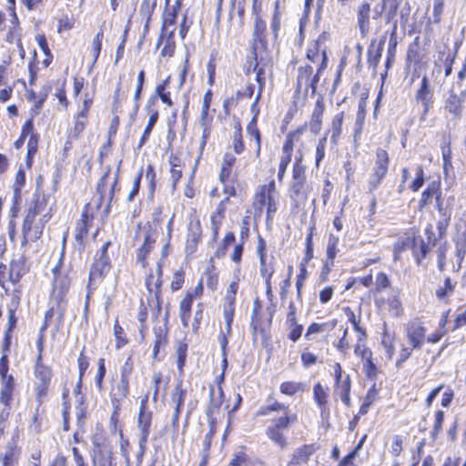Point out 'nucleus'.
Segmentation results:
<instances>
[{
    "instance_id": "1",
    "label": "nucleus",
    "mask_w": 466,
    "mask_h": 466,
    "mask_svg": "<svg viewBox=\"0 0 466 466\" xmlns=\"http://www.w3.org/2000/svg\"><path fill=\"white\" fill-rule=\"evenodd\" d=\"M45 207V201L37 198L28 209L22 227L23 245L28 241H35L42 236L45 224L48 221L50 216L45 214L38 219H36V216L43 213Z\"/></svg>"
},
{
    "instance_id": "2",
    "label": "nucleus",
    "mask_w": 466,
    "mask_h": 466,
    "mask_svg": "<svg viewBox=\"0 0 466 466\" xmlns=\"http://www.w3.org/2000/svg\"><path fill=\"white\" fill-rule=\"evenodd\" d=\"M298 421V416L293 412H286L278 418L270 420L266 430V435L281 449L287 447V438L284 434L293 424Z\"/></svg>"
},
{
    "instance_id": "3",
    "label": "nucleus",
    "mask_w": 466,
    "mask_h": 466,
    "mask_svg": "<svg viewBox=\"0 0 466 466\" xmlns=\"http://www.w3.org/2000/svg\"><path fill=\"white\" fill-rule=\"evenodd\" d=\"M309 190V185L306 181L305 167L297 161L293 167L289 196L294 201L298 203L303 202L307 199Z\"/></svg>"
},
{
    "instance_id": "4",
    "label": "nucleus",
    "mask_w": 466,
    "mask_h": 466,
    "mask_svg": "<svg viewBox=\"0 0 466 466\" xmlns=\"http://www.w3.org/2000/svg\"><path fill=\"white\" fill-rule=\"evenodd\" d=\"M147 396H146L140 403L139 412L137 417V430H138V457H142L147 450V442L149 435V430L152 421V412L147 410Z\"/></svg>"
},
{
    "instance_id": "5",
    "label": "nucleus",
    "mask_w": 466,
    "mask_h": 466,
    "mask_svg": "<svg viewBox=\"0 0 466 466\" xmlns=\"http://www.w3.org/2000/svg\"><path fill=\"white\" fill-rule=\"evenodd\" d=\"M390 158L386 150L379 148L376 151V161L370 176L368 185L369 191H374L386 177L389 168Z\"/></svg>"
},
{
    "instance_id": "6",
    "label": "nucleus",
    "mask_w": 466,
    "mask_h": 466,
    "mask_svg": "<svg viewBox=\"0 0 466 466\" xmlns=\"http://www.w3.org/2000/svg\"><path fill=\"white\" fill-rule=\"evenodd\" d=\"M329 38V35L323 32L319 37L309 46L307 51V57L313 63H319V72H321L327 67L328 57L326 53L325 43Z\"/></svg>"
},
{
    "instance_id": "7",
    "label": "nucleus",
    "mask_w": 466,
    "mask_h": 466,
    "mask_svg": "<svg viewBox=\"0 0 466 466\" xmlns=\"http://www.w3.org/2000/svg\"><path fill=\"white\" fill-rule=\"evenodd\" d=\"M415 100L417 103H420L422 106L420 119L424 120L434 103L433 89L431 87L429 80L426 76L422 77L420 86L419 89L416 91Z\"/></svg>"
},
{
    "instance_id": "8",
    "label": "nucleus",
    "mask_w": 466,
    "mask_h": 466,
    "mask_svg": "<svg viewBox=\"0 0 466 466\" xmlns=\"http://www.w3.org/2000/svg\"><path fill=\"white\" fill-rule=\"evenodd\" d=\"M110 242L107 241L104 243L102 248L100 250L99 258L95 259V262L90 269L89 273V280L96 279V277L102 278L105 274H106L110 268V260L107 256V248L110 246Z\"/></svg>"
},
{
    "instance_id": "9",
    "label": "nucleus",
    "mask_w": 466,
    "mask_h": 466,
    "mask_svg": "<svg viewBox=\"0 0 466 466\" xmlns=\"http://www.w3.org/2000/svg\"><path fill=\"white\" fill-rule=\"evenodd\" d=\"M426 329L418 320L410 321L406 327V336L414 349H420L424 343Z\"/></svg>"
},
{
    "instance_id": "10",
    "label": "nucleus",
    "mask_w": 466,
    "mask_h": 466,
    "mask_svg": "<svg viewBox=\"0 0 466 466\" xmlns=\"http://www.w3.org/2000/svg\"><path fill=\"white\" fill-rule=\"evenodd\" d=\"M275 198H277L276 186L274 180H271L268 184L261 186L257 192L254 202L255 208H258L261 213L263 207Z\"/></svg>"
},
{
    "instance_id": "11",
    "label": "nucleus",
    "mask_w": 466,
    "mask_h": 466,
    "mask_svg": "<svg viewBox=\"0 0 466 466\" xmlns=\"http://www.w3.org/2000/svg\"><path fill=\"white\" fill-rule=\"evenodd\" d=\"M463 105L464 97L452 92L444 102V112L450 114L452 119L459 120L463 115Z\"/></svg>"
},
{
    "instance_id": "12",
    "label": "nucleus",
    "mask_w": 466,
    "mask_h": 466,
    "mask_svg": "<svg viewBox=\"0 0 466 466\" xmlns=\"http://www.w3.org/2000/svg\"><path fill=\"white\" fill-rule=\"evenodd\" d=\"M209 397L210 403L207 410V415L208 417L209 424L213 425L216 423L215 415L218 412L223 402L224 392L222 388L220 386H218L217 389L210 387Z\"/></svg>"
},
{
    "instance_id": "13",
    "label": "nucleus",
    "mask_w": 466,
    "mask_h": 466,
    "mask_svg": "<svg viewBox=\"0 0 466 466\" xmlns=\"http://www.w3.org/2000/svg\"><path fill=\"white\" fill-rule=\"evenodd\" d=\"M157 234L151 229H145L143 232V245L138 248L137 260L143 268L147 266L146 256L151 251L156 243Z\"/></svg>"
},
{
    "instance_id": "14",
    "label": "nucleus",
    "mask_w": 466,
    "mask_h": 466,
    "mask_svg": "<svg viewBox=\"0 0 466 466\" xmlns=\"http://www.w3.org/2000/svg\"><path fill=\"white\" fill-rule=\"evenodd\" d=\"M129 393V380L120 379L116 384L112 386L110 396L113 406L116 409L119 408L122 400L127 397Z\"/></svg>"
},
{
    "instance_id": "15",
    "label": "nucleus",
    "mask_w": 466,
    "mask_h": 466,
    "mask_svg": "<svg viewBox=\"0 0 466 466\" xmlns=\"http://www.w3.org/2000/svg\"><path fill=\"white\" fill-rule=\"evenodd\" d=\"M312 72L313 68L309 65L301 66L299 67L296 88L297 92H300L304 87L305 94H308L309 79Z\"/></svg>"
},
{
    "instance_id": "16",
    "label": "nucleus",
    "mask_w": 466,
    "mask_h": 466,
    "mask_svg": "<svg viewBox=\"0 0 466 466\" xmlns=\"http://www.w3.org/2000/svg\"><path fill=\"white\" fill-rule=\"evenodd\" d=\"M370 5L362 3L358 9V24L362 35H366L370 29Z\"/></svg>"
},
{
    "instance_id": "17",
    "label": "nucleus",
    "mask_w": 466,
    "mask_h": 466,
    "mask_svg": "<svg viewBox=\"0 0 466 466\" xmlns=\"http://www.w3.org/2000/svg\"><path fill=\"white\" fill-rule=\"evenodd\" d=\"M1 383L0 402L5 406H9L15 388L13 376L2 378Z\"/></svg>"
},
{
    "instance_id": "18",
    "label": "nucleus",
    "mask_w": 466,
    "mask_h": 466,
    "mask_svg": "<svg viewBox=\"0 0 466 466\" xmlns=\"http://www.w3.org/2000/svg\"><path fill=\"white\" fill-rule=\"evenodd\" d=\"M313 398L321 410V416L324 417L329 398L328 389H325L320 383H316L313 387Z\"/></svg>"
},
{
    "instance_id": "19",
    "label": "nucleus",
    "mask_w": 466,
    "mask_h": 466,
    "mask_svg": "<svg viewBox=\"0 0 466 466\" xmlns=\"http://www.w3.org/2000/svg\"><path fill=\"white\" fill-rule=\"evenodd\" d=\"M381 310H387L392 316H400L402 312L401 302L398 296L392 295L387 299H381L380 304Z\"/></svg>"
},
{
    "instance_id": "20",
    "label": "nucleus",
    "mask_w": 466,
    "mask_h": 466,
    "mask_svg": "<svg viewBox=\"0 0 466 466\" xmlns=\"http://www.w3.org/2000/svg\"><path fill=\"white\" fill-rule=\"evenodd\" d=\"M146 285L149 292H159L162 285V265L157 262L156 273H150L146 279Z\"/></svg>"
},
{
    "instance_id": "21",
    "label": "nucleus",
    "mask_w": 466,
    "mask_h": 466,
    "mask_svg": "<svg viewBox=\"0 0 466 466\" xmlns=\"http://www.w3.org/2000/svg\"><path fill=\"white\" fill-rule=\"evenodd\" d=\"M350 375H346L343 380H340L339 381H336L335 385V393L338 394L341 400L349 406L350 404Z\"/></svg>"
},
{
    "instance_id": "22",
    "label": "nucleus",
    "mask_w": 466,
    "mask_h": 466,
    "mask_svg": "<svg viewBox=\"0 0 466 466\" xmlns=\"http://www.w3.org/2000/svg\"><path fill=\"white\" fill-rule=\"evenodd\" d=\"M325 110L324 103L321 99H318L311 116L310 128L317 133L320 130L322 125V117Z\"/></svg>"
},
{
    "instance_id": "23",
    "label": "nucleus",
    "mask_w": 466,
    "mask_h": 466,
    "mask_svg": "<svg viewBox=\"0 0 466 466\" xmlns=\"http://www.w3.org/2000/svg\"><path fill=\"white\" fill-rule=\"evenodd\" d=\"M43 357L41 355H37L35 367V375L40 382L43 383H50L52 371L51 369L42 362Z\"/></svg>"
},
{
    "instance_id": "24",
    "label": "nucleus",
    "mask_w": 466,
    "mask_h": 466,
    "mask_svg": "<svg viewBox=\"0 0 466 466\" xmlns=\"http://www.w3.org/2000/svg\"><path fill=\"white\" fill-rule=\"evenodd\" d=\"M236 162V157L231 153H226L223 158L219 179L222 183L229 180L232 174V167Z\"/></svg>"
},
{
    "instance_id": "25",
    "label": "nucleus",
    "mask_w": 466,
    "mask_h": 466,
    "mask_svg": "<svg viewBox=\"0 0 466 466\" xmlns=\"http://www.w3.org/2000/svg\"><path fill=\"white\" fill-rule=\"evenodd\" d=\"M193 302V295L187 294L179 305V316L184 327H187L190 318L191 307Z\"/></svg>"
},
{
    "instance_id": "26",
    "label": "nucleus",
    "mask_w": 466,
    "mask_h": 466,
    "mask_svg": "<svg viewBox=\"0 0 466 466\" xmlns=\"http://www.w3.org/2000/svg\"><path fill=\"white\" fill-rule=\"evenodd\" d=\"M285 324L288 329V338L293 342L298 341L303 332V325L298 322V319H286Z\"/></svg>"
},
{
    "instance_id": "27",
    "label": "nucleus",
    "mask_w": 466,
    "mask_h": 466,
    "mask_svg": "<svg viewBox=\"0 0 466 466\" xmlns=\"http://www.w3.org/2000/svg\"><path fill=\"white\" fill-rule=\"evenodd\" d=\"M54 273V280H53V287L55 294L56 290L59 291L60 294H64L69 288L70 280L67 278V276H62L58 270V267H56L53 269Z\"/></svg>"
},
{
    "instance_id": "28",
    "label": "nucleus",
    "mask_w": 466,
    "mask_h": 466,
    "mask_svg": "<svg viewBox=\"0 0 466 466\" xmlns=\"http://www.w3.org/2000/svg\"><path fill=\"white\" fill-rule=\"evenodd\" d=\"M238 289V280L232 281L226 291L224 311H235V297Z\"/></svg>"
},
{
    "instance_id": "29",
    "label": "nucleus",
    "mask_w": 466,
    "mask_h": 466,
    "mask_svg": "<svg viewBox=\"0 0 466 466\" xmlns=\"http://www.w3.org/2000/svg\"><path fill=\"white\" fill-rule=\"evenodd\" d=\"M306 390V385L299 381H285L279 386V390L282 394L287 396H293L299 392H303Z\"/></svg>"
},
{
    "instance_id": "30",
    "label": "nucleus",
    "mask_w": 466,
    "mask_h": 466,
    "mask_svg": "<svg viewBox=\"0 0 466 466\" xmlns=\"http://www.w3.org/2000/svg\"><path fill=\"white\" fill-rule=\"evenodd\" d=\"M92 220L93 215L88 214V207H86L84 212L82 213L81 223H79L76 227V238L77 239H81L84 236H86L88 233Z\"/></svg>"
},
{
    "instance_id": "31",
    "label": "nucleus",
    "mask_w": 466,
    "mask_h": 466,
    "mask_svg": "<svg viewBox=\"0 0 466 466\" xmlns=\"http://www.w3.org/2000/svg\"><path fill=\"white\" fill-rule=\"evenodd\" d=\"M247 133L250 139L256 142V156L258 157L260 153V133L257 127V115H255L247 127Z\"/></svg>"
},
{
    "instance_id": "32",
    "label": "nucleus",
    "mask_w": 466,
    "mask_h": 466,
    "mask_svg": "<svg viewBox=\"0 0 466 466\" xmlns=\"http://www.w3.org/2000/svg\"><path fill=\"white\" fill-rule=\"evenodd\" d=\"M343 310L349 321L353 325L355 331L359 333V341L360 342L366 337V331L360 326V318L357 317L350 307L344 308Z\"/></svg>"
},
{
    "instance_id": "33",
    "label": "nucleus",
    "mask_w": 466,
    "mask_h": 466,
    "mask_svg": "<svg viewBox=\"0 0 466 466\" xmlns=\"http://www.w3.org/2000/svg\"><path fill=\"white\" fill-rule=\"evenodd\" d=\"M282 412V414H286V412H291L288 405L284 403H280L279 401H274L273 403L263 406L258 410V415L268 416L271 412Z\"/></svg>"
},
{
    "instance_id": "34",
    "label": "nucleus",
    "mask_w": 466,
    "mask_h": 466,
    "mask_svg": "<svg viewBox=\"0 0 466 466\" xmlns=\"http://www.w3.org/2000/svg\"><path fill=\"white\" fill-rule=\"evenodd\" d=\"M344 119V113L339 112L336 114L331 121V142L336 144L342 131V123Z\"/></svg>"
},
{
    "instance_id": "35",
    "label": "nucleus",
    "mask_w": 466,
    "mask_h": 466,
    "mask_svg": "<svg viewBox=\"0 0 466 466\" xmlns=\"http://www.w3.org/2000/svg\"><path fill=\"white\" fill-rule=\"evenodd\" d=\"M339 243L338 237H335L332 234H329L327 245V259L325 262V267L328 268L329 264L333 265L334 258L337 254V245Z\"/></svg>"
},
{
    "instance_id": "36",
    "label": "nucleus",
    "mask_w": 466,
    "mask_h": 466,
    "mask_svg": "<svg viewBox=\"0 0 466 466\" xmlns=\"http://www.w3.org/2000/svg\"><path fill=\"white\" fill-rule=\"evenodd\" d=\"M186 397V390L182 388V382L179 381L174 390L171 393V400L175 404L174 408H177L179 410H182L184 406Z\"/></svg>"
},
{
    "instance_id": "37",
    "label": "nucleus",
    "mask_w": 466,
    "mask_h": 466,
    "mask_svg": "<svg viewBox=\"0 0 466 466\" xmlns=\"http://www.w3.org/2000/svg\"><path fill=\"white\" fill-rule=\"evenodd\" d=\"M273 260L274 258L272 257L269 260L267 257H262L259 258L260 262V268L259 272L261 277L264 279H271L273 273H274V267H273Z\"/></svg>"
},
{
    "instance_id": "38",
    "label": "nucleus",
    "mask_w": 466,
    "mask_h": 466,
    "mask_svg": "<svg viewBox=\"0 0 466 466\" xmlns=\"http://www.w3.org/2000/svg\"><path fill=\"white\" fill-rule=\"evenodd\" d=\"M313 453V448L311 446H303L296 451L293 455V464H301L307 462L309 456Z\"/></svg>"
},
{
    "instance_id": "39",
    "label": "nucleus",
    "mask_w": 466,
    "mask_h": 466,
    "mask_svg": "<svg viewBox=\"0 0 466 466\" xmlns=\"http://www.w3.org/2000/svg\"><path fill=\"white\" fill-rule=\"evenodd\" d=\"M157 118H158L157 111H155L153 114H151V116L148 119L147 125V127L144 130V133L142 135V137L140 139V142L138 144V147H142V146L147 141V139L150 136V133L153 129V127L155 126L156 122L157 121Z\"/></svg>"
},
{
    "instance_id": "40",
    "label": "nucleus",
    "mask_w": 466,
    "mask_h": 466,
    "mask_svg": "<svg viewBox=\"0 0 466 466\" xmlns=\"http://www.w3.org/2000/svg\"><path fill=\"white\" fill-rule=\"evenodd\" d=\"M232 147L237 154H240L244 150V143L242 139V133H241V127L239 124H238L235 127V131L233 134V142Z\"/></svg>"
},
{
    "instance_id": "41",
    "label": "nucleus",
    "mask_w": 466,
    "mask_h": 466,
    "mask_svg": "<svg viewBox=\"0 0 466 466\" xmlns=\"http://www.w3.org/2000/svg\"><path fill=\"white\" fill-rule=\"evenodd\" d=\"M210 122L211 117L208 116V112H201L199 124L202 127V145H205L206 140L210 134Z\"/></svg>"
},
{
    "instance_id": "42",
    "label": "nucleus",
    "mask_w": 466,
    "mask_h": 466,
    "mask_svg": "<svg viewBox=\"0 0 466 466\" xmlns=\"http://www.w3.org/2000/svg\"><path fill=\"white\" fill-rule=\"evenodd\" d=\"M437 186L435 184H432L422 192L420 200V208H423L431 203L432 197L434 194L437 193Z\"/></svg>"
},
{
    "instance_id": "43",
    "label": "nucleus",
    "mask_w": 466,
    "mask_h": 466,
    "mask_svg": "<svg viewBox=\"0 0 466 466\" xmlns=\"http://www.w3.org/2000/svg\"><path fill=\"white\" fill-rule=\"evenodd\" d=\"M444 420V412L442 410H437L434 414V422L431 431V437L436 439L442 430V423Z\"/></svg>"
},
{
    "instance_id": "44",
    "label": "nucleus",
    "mask_w": 466,
    "mask_h": 466,
    "mask_svg": "<svg viewBox=\"0 0 466 466\" xmlns=\"http://www.w3.org/2000/svg\"><path fill=\"white\" fill-rule=\"evenodd\" d=\"M102 38H103L102 31H99L93 38L92 45H91L92 46L91 52L93 55V65L96 64V62L98 59V56H99V54L101 51V47H102Z\"/></svg>"
},
{
    "instance_id": "45",
    "label": "nucleus",
    "mask_w": 466,
    "mask_h": 466,
    "mask_svg": "<svg viewBox=\"0 0 466 466\" xmlns=\"http://www.w3.org/2000/svg\"><path fill=\"white\" fill-rule=\"evenodd\" d=\"M327 145V133L323 136V137L319 138L316 147V167H319L320 162L323 160L325 157Z\"/></svg>"
},
{
    "instance_id": "46",
    "label": "nucleus",
    "mask_w": 466,
    "mask_h": 466,
    "mask_svg": "<svg viewBox=\"0 0 466 466\" xmlns=\"http://www.w3.org/2000/svg\"><path fill=\"white\" fill-rule=\"evenodd\" d=\"M266 23L258 16L256 17L253 35L256 40L263 42L265 38Z\"/></svg>"
},
{
    "instance_id": "47",
    "label": "nucleus",
    "mask_w": 466,
    "mask_h": 466,
    "mask_svg": "<svg viewBox=\"0 0 466 466\" xmlns=\"http://www.w3.org/2000/svg\"><path fill=\"white\" fill-rule=\"evenodd\" d=\"M454 290V285L451 283V280L450 278H446L444 279V286L439 288L436 290V296L440 299H444L445 298L449 297Z\"/></svg>"
},
{
    "instance_id": "48",
    "label": "nucleus",
    "mask_w": 466,
    "mask_h": 466,
    "mask_svg": "<svg viewBox=\"0 0 466 466\" xmlns=\"http://www.w3.org/2000/svg\"><path fill=\"white\" fill-rule=\"evenodd\" d=\"M415 350L411 345L406 346L401 344L399 352V359L396 361L397 368L401 367L402 363L406 361L411 355L412 350Z\"/></svg>"
},
{
    "instance_id": "49",
    "label": "nucleus",
    "mask_w": 466,
    "mask_h": 466,
    "mask_svg": "<svg viewBox=\"0 0 466 466\" xmlns=\"http://www.w3.org/2000/svg\"><path fill=\"white\" fill-rule=\"evenodd\" d=\"M214 433H215V431H214V424H213V425H210V431H209V432H208L205 435V438H204L203 461L200 464V466L204 465L207 462V458L208 457V452L210 448L212 437H213Z\"/></svg>"
},
{
    "instance_id": "50",
    "label": "nucleus",
    "mask_w": 466,
    "mask_h": 466,
    "mask_svg": "<svg viewBox=\"0 0 466 466\" xmlns=\"http://www.w3.org/2000/svg\"><path fill=\"white\" fill-rule=\"evenodd\" d=\"M187 346L185 343H179L177 348V368L179 371L183 370V367L186 362L187 358Z\"/></svg>"
},
{
    "instance_id": "51",
    "label": "nucleus",
    "mask_w": 466,
    "mask_h": 466,
    "mask_svg": "<svg viewBox=\"0 0 466 466\" xmlns=\"http://www.w3.org/2000/svg\"><path fill=\"white\" fill-rule=\"evenodd\" d=\"M302 131H299L298 130L296 133L294 134H289L287 137V140L283 146V148H282V152H283V155L282 157H288L289 156V158H291V156H292V151H293V147H294V144H293V137H296V136H299Z\"/></svg>"
},
{
    "instance_id": "52",
    "label": "nucleus",
    "mask_w": 466,
    "mask_h": 466,
    "mask_svg": "<svg viewBox=\"0 0 466 466\" xmlns=\"http://www.w3.org/2000/svg\"><path fill=\"white\" fill-rule=\"evenodd\" d=\"M381 344L386 350L389 359H392L394 355L393 339L390 335L384 333L381 340Z\"/></svg>"
},
{
    "instance_id": "53",
    "label": "nucleus",
    "mask_w": 466,
    "mask_h": 466,
    "mask_svg": "<svg viewBox=\"0 0 466 466\" xmlns=\"http://www.w3.org/2000/svg\"><path fill=\"white\" fill-rule=\"evenodd\" d=\"M143 175V170L141 169L133 181L132 188L127 196V201L131 202L134 200L135 197L137 195L140 187V180Z\"/></svg>"
},
{
    "instance_id": "54",
    "label": "nucleus",
    "mask_w": 466,
    "mask_h": 466,
    "mask_svg": "<svg viewBox=\"0 0 466 466\" xmlns=\"http://www.w3.org/2000/svg\"><path fill=\"white\" fill-rule=\"evenodd\" d=\"M106 375L105 360L103 358L98 360V370L96 377V383L99 390L102 389L103 380Z\"/></svg>"
},
{
    "instance_id": "55",
    "label": "nucleus",
    "mask_w": 466,
    "mask_h": 466,
    "mask_svg": "<svg viewBox=\"0 0 466 466\" xmlns=\"http://www.w3.org/2000/svg\"><path fill=\"white\" fill-rule=\"evenodd\" d=\"M123 331L124 330H123L122 327L119 325L118 321L116 320V322L114 324V334H115V337L116 339V346L117 349L122 348L127 343V340L122 338Z\"/></svg>"
},
{
    "instance_id": "56",
    "label": "nucleus",
    "mask_w": 466,
    "mask_h": 466,
    "mask_svg": "<svg viewBox=\"0 0 466 466\" xmlns=\"http://www.w3.org/2000/svg\"><path fill=\"white\" fill-rule=\"evenodd\" d=\"M38 136L32 134L27 142V157L30 159L37 151Z\"/></svg>"
},
{
    "instance_id": "57",
    "label": "nucleus",
    "mask_w": 466,
    "mask_h": 466,
    "mask_svg": "<svg viewBox=\"0 0 466 466\" xmlns=\"http://www.w3.org/2000/svg\"><path fill=\"white\" fill-rule=\"evenodd\" d=\"M443 6H444V0H434L433 9H432L434 23H437V24L440 23L441 16L443 12Z\"/></svg>"
},
{
    "instance_id": "58",
    "label": "nucleus",
    "mask_w": 466,
    "mask_h": 466,
    "mask_svg": "<svg viewBox=\"0 0 466 466\" xmlns=\"http://www.w3.org/2000/svg\"><path fill=\"white\" fill-rule=\"evenodd\" d=\"M423 175H424V173H423L422 167H420V166L418 167L417 177L412 181L411 186H410V187L413 191H418L423 186V183H424Z\"/></svg>"
},
{
    "instance_id": "59",
    "label": "nucleus",
    "mask_w": 466,
    "mask_h": 466,
    "mask_svg": "<svg viewBox=\"0 0 466 466\" xmlns=\"http://www.w3.org/2000/svg\"><path fill=\"white\" fill-rule=\"evenodd\" d=\"M16 462V455L15 451L14 449H10L5 451L1 466H14Z\"/></svg>"
},
{
    "instance_id": "60",
    "label": "nucleus",
    "mask_w": 466,
    "mask_h": 466,
    "mask_svg": "<svg viewBox=\"0 0 466 466\" xmlns=\"http://www.w3.org/2000/svg\"><path fill=\"white\" fill-rule=\"evenodd\" d=\"M325 328L326 324L312 323L309 326L305 334V338L310 339L312 335L323 332Z\"/></svg>"
},
{
    "instance_id": "61",
    "label": "nucleus",
    "mask_w": 466,
    "mask_h": 466,
    "mask_svg": "<svg viewBox=\"0 0 466 466\" xmlns=\"http://www.w3.org/2000/svg\"><path fill=\"white\" fill-rule=\"evenodd\" d=\"M173 31L170 32L169 37L167 39L166 45L161 51L163 56H172L175 51V43L172 39Z\"/></svg>"
},
{
    "instance_id": "62",
    "label": "nucleus",
    "mask_w": 466,
    "mask_h": 466,
    "mask_svg": "<svg viewBox=\"0 0 466 466\" xmlns=\"http://www.w3.org/2000/svg\"><path fill=\"white\" fill-rule=\"evenodd\" d=\"M375 284L377 289H382L388 288L390 285V281L385 273L380 272L376 276Z\"/></svg>"
},
{
    "instance_id": "63",
    "label": "nucleus",
    "mask_w": 466,
    "mask_h": 466,
    "mask_svg": "<svg viewBox=\"0 0 466 466\" xmlns=\"http://www.w3.org/2000/svg\"><path fill=\"white\" fill-rule=\"evenodd\" d=\"M48 385H49V383L40 382V383H37L35 386V398H36V400L39 402V404L42 403L43 399L46 395Z\"/></svg>"
},
{
    "instance_id": "64",
    "label": "nucleus",
    "mask_w": 466,
    "mask_h": 466,
    "mask_svg": "<svg viewBox=\"0 0 466 466\" xmlns=\"http://www.w3.org/2000/svg\"><path fill=\"white\" fill-rule=\"evenodd\" d=\"M184 283V274L182 271H176L171 281V289L173 290L179 289Z\"/></svg>"
}]
</instances>
